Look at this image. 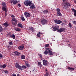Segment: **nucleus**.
<instances>
[{"label": "nucleus", "instance_id": "f257e3e1", "mask_svg": "<svg viewBox=\"0 0 76 76\" xmlns=\"http://www.w3.org/2000/svg\"><path fill=\"white\" fill-rule=\"evenodd\" d=\"M63 3L62 4L64 9H67L69 8V7H71L70 3H69L66 1L63 0Z\"/></svg>", "mask_w": 76, "mask_h": 76}, {"label": "nucleus", "instance_id": "f03ea898", "mask_svg": "<svg viewBox=\"0 0 76 76\" xmlns=\"http://www.w3.org/2000/svg\"><path fill=\"white\" fill-rule=\"evenodd\" d=\"M31 1H30V0L25 1L24 2V4L26 6H31V4H33L32 2H31Z\"/></svg>", "mask_w": 76, "mask_h": 76}, {"label": "nucleus", "instance_id": "7ed1b4c3", "mask_svg": "<svg viewBox=\"0 0 76 76\" xmlns=\"http://www.w3.org/2000/svg\"><path fill=\"white\" fill-rule=\"evenodd\" d=\"M59 27L57 25H55L54 26H53V29H52L53 31H56L57 30H58L59 29Z\"/></svg>", "mask_w": 76, "mask_h": 76}, {"label": "nucleus", "instance_id": "20e7f679", "mask_svg": "<svg viewBox=\"0 0 76 76\" xmlns=\"http://www.w3.org/2000/svg\"><path fill=\"white\" fill-rule=\"evenodd\" d=\"M47 20L45 19H42L41 20V23L42 25H45L47 23Z\"/></svg>", "mask_w": 76, "mask_h": 76}, {"label": "nucleus", "instance_id": "39448f33", "mask_svg": "<svg viewBox=\"0 0 76 76\" xmlns=\"http://www.w3.org/2000/svg\"><path fill=\"white\" fill-rule=\"evenodd\" d=\"M15 67H16L18 69L20 70H22V66L20 65H19V63H16L15 64Z\"/></svg>", "mask_w": 76, "mask_h": 76}, {"label": "nucleus", "instance_id": "423d86ee", "mask_svg": "<svg viewBox=\"0 0 76 76\" xmlns=\"http://www.w3.org/2000/svg\"><path fill=\"white\" fill-rule=\"evenodd\" d=\"M54 21L56 23L58 24H60L63 22L62 21H61V20H57V19L54 20Z\"/></svg>", "mask_w": 76, "mask_h": 76}, {"label": "nucleus", "instance_id": "0eeeda50", "mask_svg": "<svg viewBox=\"0 0 76 76\" xmlns=\"http://www.w3.org/2000/svg\"><path fill=\"white\" fill-rule=\"evenodd\" d=\"M43 65L46 66L48 64V62L46 60H43Z\"/></svg>", "mask_w": 76, "mask_h": 76}, {"label": "nucleus", "instance_id": "6e6552de", "mask_svg": "<svg viewBox=\"0 0 76 76\" xmlns=\"http://www.w3.org/2000/svg\"><path fill=\"white\" fill-rule=\"evenodd\" d=\"M25 16L26 17V18L28 17H29L31 16V14L30 13L28 12H25Z\"/></svg>", "mask_w": 76, "mask_h": 76}, {"label": "nucleus", "instance_id": "1a4fd4ad", "mask_svg": "<svg viewBox=\"0 0 76 76\" xmlns=\"http://www.w3.org/2000/svg\"><path fill=\"white\" fill-rule=\"evenodd\" d=\"M65 30V29L64 28H61L59 30H57V31L60 32V33H61V32H62L63 31Z\"/></svg>", "mask_w": 76, "mask_h": 76}, {"label": "nucleus", "instance_id": "9d476101", "mask_svg": "<svg viewBox=\"0 0 76 76\" xmlns=\"http://www.w3.org/2000/svg\"><path fill=\"white\" fill-rule=\"evenodd\" d=\"M20 55V53L18 51H15L14 53V55L15 56H19Z\"/></svg>", "mask_w": 76, "mask_h": 76}, {"label": "nucleus", "instance_id": "9b49d317", "mask_svg": "<svg viewBox=\"0 0 76 76\" xmlns=\"http://www.w3.org/2000/svg\"><path fill=\"white\" fill-rule=\"evenodd\" d=\"M24 48V46L23 45L18 47V49L20 50H23Z\"/></svg>", "mask_w": 76, "mask_h": 76}, {"label": "nucleus", "instance_id": "f8f14e48", "mask_svg": "<svg viewBox=\"0 0 76 76\" xmlns=\"http://www.w3.org/2000/svg\"><path fill=\"white\" fill-rule=\"evenodd\" d=\"M30 9L32 10H34V9H36V7L34 5H32L30 7Z\"/></svg>", "mask_w": 76, "mask_h": 76}, {"label": "nucleus", "instance_id": "ddd939ff", "mask_svg": "<svg viewBox=\"0 0 76 76\" xmlns=\"http://www.w3.org/2000/svg\"><path fill=\"white\" fill-rule=\"evenodd\" d=\"M12 25H16L17 24L18 22L17 21V20L14 21L12 22Z\"/></svg>", "mask_w": 76, "mask_h": 76}, {"label": "nucleus", "instance_id": "4468645a", "mask_svg": "<svg viewBox=\"0 0 76 76\" xmlns=\"http://www.w3.org/2000/svg\"><path fill=\"white\" fill-rule=\"evenodd\" d=\"M18 26L19 27L21 28H23V25L20 23H19L18 25Z\"/></svg>", "mask_w": 76, "mask_h": 76}, {"label": "nucleus", "instance_id": "2eb2a0df", "mask_svg": "<svg viewBox=\"0 0 76 76\" xmlns=\"http://www.w3.org/2000/svg\"><path fill=\"white\" fill-rule=\"evenodd\" d=\"M9 37H10V38H12L13 39H15V36L14 34H11V35L9 36Z\"/></svg>", "mask_w": 76, "mask_h": 76}, {"label": "nucleus", "instance_id": "dca6fc26", "mask_svg": "<svg viewBox=\"0 0 76 76\" xmlns=\"http://www.w3.org/2000/svg\"><path fill=\"white\" fill-rule=\"evenodd\" d=\"M57 15L58 16H62V14H61L60 12H57Z\"/></svg>", "mask_w": 76, "mask_h": 76}, {"label": "nucleus", "instance_id": "f3484780", "mask_svg": "<svg viewBox=\"0 0 76 76\" xmlns=\"http://www.w3.org/2000/svg\"><path fill=\"white\" fill-rule=\"evenodd\" d=\"M2 10L3 11H5L6 12H7V9L5 7H3L2 8Z\"/></svg>", "mask_w": 76, "mask_h": 76}, {"label": "nucleus", "instance_id": "a211bd4d", "mask_svg": "<svg viewBox=\"0 0 76 76\" xmlns=\"http://www.w3.org/2000/svg\"><path fill=\"white\" fill-rule=\"evenodd\" d=\"M43 12L44 14H46L48 12V11L47 10H44Z\"/></svg>", "mask_w": 76, "mask_h": 76}, {"label": "nucleus", "instance_id": "6ab92c4d", "mask_svg": "<svg viewBox=\"0 0 76 76\" xmlns=\"http://www.w3.org/2000/svg\"><path fill=\"white\" fill-rule=\"evenodd\" d=\"M3 25L4 26H5V27H8L9 25L8 23L7 22H6V23H4Z\"/></svg>", "mask_w": 76, "mask_h": 76}, {"label": "nucleus", "instance_id": "aec40b11", "mask_svg": "<svg viewBox=\"0 0 76 76\" xmlns=\"http://www.w3.org/2000/svg\"><path fill=\"white\" fill-rule=\"evenodd\" d=\"M48 53H49V55H53V52L51 50H48Z\"/></svg>", "mask_w": 76, "mask_h": 76}, {"label": "nucleus", "instance_id": "412c9836", "mask_svg": "<svg viewBox=\"0 0 76 76\" xmlns=\"http://www.w3.org/2000/svg\"><path fill=\"white\" fill-rule=\"evenodd\" d=\"M15 30L16 31H20L21 30V29L18 28H16L15 29Z\"/></svg>", "mask_w": 76, "mask_h": 76}, {"label": "nucleus", "instance_id": "4be33fe9", "mask_svg": "<svg viewBox=\"0 0 76 76\" xmlns=\"http://www.w3.org/2000/svg\"><path fill=\"white\" fill-rule=\"evenodd\" d=\"M21 58L23 60H24V59H25V58L26 57L24 55H23L21 56Z\"/></svg>", "mask_w": 76, "mask_h": 76}, {"label": "nucleus", "instance_id": "5701e85b", "mask_svg": "<svg viewBox=\"0 0 76 76\" xmlns=\"http://www.w3.org/2000/svg\"><path fill=\"white\" fill-rule=\"evenodd\" d=\"M68 69L69 70H70L71 71L73 70H74V68L70 67H68Z\"/></svg>", "mask_w": 76, "mask_h": 76}, {"label": "nucleus", "instance_id": "b1692460", "mask_svg": "<svg viewBox=\"0 0 76 76\" xmlns=\"http://www.w3.org/2000/svg\"><path fill=\"white\" fill-rule=\"evenodd\" d=\"M38 65L40 67H42V65L41 64V63L40 62H39L38 63Z\"/></svg>", "mask_w": 76, "mask_h": 76}, {"label": "nucleus", "instance_id": "393cba45", "mask_svg": "<svg viewBox=\"0 0 76 76\" xmlns=\"http://www.w3.org/2000/svg\"><path fill=\"white\" fill-rule=\"evenodd\" d=\"M27 66V67L28 68H29L30 67V65L29 64H28V63H26L25 64Z\"/></svg>", "mask_w": 76, "mask_h": 76}, {"label": "nucleus", "instance_id": "a878e982", "mask_svg": "<svg viewBox=\"0 0 76 76\" xmlns=\"http://www.w3.org/2000/svg\"><path fill=\"white\" fill-rule=\"evenodd\" d=\"M41 33L40 32L38 33L37 34V37H39V38H40L41 37L40 36V35Z\"/></svg>", "mask_w": 76, "mask_h": 76}, {"label": "nucleus", "instance_id": "bb28decb", "mask_svg": "<svg viewBox=\"0 0 76 76\" xmlns=\"http://www.w3.org/2000/svg\"><path fill=\"white\" fill-rule=\"evenodd\" d=\"M3 31V29L2 28L1 26L0 25V32H2Z\"/></svg>", "mask_w": 76, "mask_h": 76}, {"label": "nucleus", "instance_id": "cd10ccee", "mask_svg": "<svg viewBox=\"0 0 76 76\" xmlns=\"http://www.w3.org/2000/svg\"><path fill=\"white\" fill-rule=\"evenodd\" d=\"M48 50H46L44 52V54L45 55H47L48 53Z\"/></svg>", "mask_w": 76, "mask_h": 76}, {"label": "nucleus", "instance_id": "c85d7f7f", "mask_svg": "<svg viewBox=\"0 0 76 76\" xmlns=\"http://www.w3.org/2000/svg\"><path fill=\"white\" fill-rule=\"evenodd\" d=\"M68 25H69V27H70V28H72V24H71V23H69Z\"/></svg>", "mask_w": 76, "mask_h": 76}, {"label": "nucleus", "instance_id": "c756f323", "mask_svg": "<svg viewBox=\"0 0 76 76\" xmlns=\"http://www.w3.org/2000/svg\"><path fill=\"white\" fill-rule=\"evenodd\" d=\"M17 3H18V2L16 1H14L13 2V4H16Z\"/></svg>", "mask_w": 76, "mask_h": 76}, {"label": "nucleus", "instance_id": "7c9ffc66", "mask_svg": "<svg viewBox=\"0 0 76 76\" xmlns=\"http://www.w3.org/2000/svg\"><path fill=\"white\" fill-rule=\"evenodd\" d=\"M26 68H27L26 66H25L24 65H23V66H22V69H26Z\"/></svg>", "mask_w": 76, "mask_h": 76}, {"label": "nucleus", "instance_id": "2f4dec72", "mask_svg": "<svg viewBox=\"0 0 76 76\" xmlns=\"http://www.w3.org/2000/svg\"><path fill=\"white\" fill-rule=\"evenodd\" d=\"M56 11L58 12H61V10L59 8H58L56 9Z\"/></svg>", "mask_w": 76, "mask_h": 76}, {"label": "nucleus", "instance_id": "473e14b6", "mask_svg": "<svg viewBox=\"0 0 76 76\" xmlns=\"http://www.w3.org/2000/svg\"><path fill=\"white\" fill-rule=\"evenodd\" d=\"M11 35V32H9L7 34V35L9 37Z\"/></svg>", "mask_w": 76, "mask_h": 76}, {"label": "nucleus", "instance_id": "72a5a7b5", "mask_svg": "<svg viewBox=\"0 0 76 76\" xmlns=\"http://www.w3.org/2000/svg\"><path fill=\"white\" fill-rule=\"evenodd\" d=\"M9 45H13V43L12 42H9Z\"/></svg>", "mask_w": 76, "mask_h": 76}, {"label": "nucleus", "instance_id": "f704fd0d", "mask_svg": "<svg viewBox=\"0 0 76 76\" xmlns=\"http://www.w3.org/2000/svg\"><path fill=\"white\" fill-rule=\"evenodd\" d=\"M49 74L48 72H46V74H44L45 76H48Z\"/></svg>", "mask_w": 76, "mask_h": 76}, {"label": "nucleus", "instance_id": "c9c22d12", "mask_svg": "<svg viewBox=\"0 0 76 76\" xmlns=\"http://www.w3.org/2000/svg\"><path fill=\"white\" fill-rule=\"evenodd\" d=\"M2 5L3 6V7H6V4H5V3H3V4H2Z\"/></svg>", "mask_w": 76, "mask_h": 76}, {"label": "nucleus", "instance_id": "e433bc0d", "mask_svg": "<svg viewBox=\"0 0 76 76\" xmlns=\"http://www.w3.org/2000/svg\"><path fill=\"white\" fill-rule=\"evenodd\" d=\"M16 20H17L15 18H12V21H16Z\"/></svg>", "mask_w": 76, "mask_h": 76}, {"label": "nucleus", "instance_id": "4c0bfd02", "mask_svg": "<svg viewBox=\"0 0 76 76\" xmlns=\"http://www.w3.org/2000/svg\"><path fill=\"white\" fill-rule=\"evenodd\" d=\"M21 19L23 21H24L25 20V19L22 16V17H21Z\"/></svg>", "mask_w": 76, "mask_h": 76}, {"label": "nucleus", "instance_id": "58836bf2", "mask_svg": "<svg viewBox=\"0 0 76 76\" xmlns=\"http://www.w3.org/2000/svg\"><path fill=\"white\" fill-rule=\"evenodd\" d=\"M72 10L74 12H76V10H75L74 9L72 8Z\"/></svg>", "mask_w": 76, "mask_h": 76}, {"label": "nucleus", "instance_id": "ea45409f", "mask_svg": "<svg viewBox=\"0 0 76 76\" xmlns=\"http://www.w3.org/2000/svg\"><path fill=\"white\" fill-rule=\"evenodd\" d=\"M4 72L5 74H7L8 73V71L7 70H4Z\"/></svg>", "mask_w": 76, "mask_h": 76}, {"label": "nucleus", "instance_id": "a19ab883", "mask_svg": "<svg viewBox=\"0 0 76 76\" xmlns=\"http://www.w3.org/2000/svg\"><path fill=\"white\" fill-rule=\"evenodd\" d=\"M7 65L4 64V65H2V68H5L6 67Z\"/></svg>", "mask_w": 76, "mask_h": 76}, {"label": "nucleus", "instance_id": "79ce46f5", "mask_svg": "<svg viewBox=\"0 0 76 76\" xmlns=\"http://www.w3.org/2000/svg\"><path fill=\"white\" fill-rule=\"evenodd\" d=\"M49 44H46V45H45V47H46V48H48V47H49Z\"/></svg>", "mask_w": 76, "mask_h": 76}, {"label": "nucleus", "instance_id": "37998d69", "mask_svg": "<svg viewBox=\"0 0 76 76\" xmlns=\"http://www.w3.org/2000/svg\"><path fill=\"white\" fill-rule=\"evenodd\" d=\"M38 56L40 57L41 58H42V55L41 54H39Z\"/></svg>", "mask_w": 76, "mask_h": 76}, {"label": "nucleus", "instance_id": "c03bdc74", "mask_svg": "<svg viewBox=\"0 0 76 76\" xmlns=\"http://www.w3.org/2000/svg\"><path fill=\"white\" fill-rule=\"evenodd\" d=\"M14 1V0H12L10 1V3H13Z\"/></svg>", "mask_w": 76, "mask_h": 76}, {"label": "nucleus", "instance_id": "a18cd8bd", "mask_svg": "<svg viewBox=\"0 0 76 76\" xmlns=\"http://www.w3.org/2000/svg\"><path fill=\"white\" fill-rule=\"evenodd\" d=\"M72 23L73 24L76 25V21H73L72 22Z\"/></svg>", "mask_w": 76, "mask_h": 76}, {"label": "nucleus", "instance_id": "49530a36", "mask_svg": "<svg viewBox=\"0 0 76 76\" xmlns=\"http://www.w3.org/2000/svg\"><path fill=\"white\" fill-rule=\"evenodd\" d=\"M74 16L76 17V12H74Z\"/></svg>", "mask_w": 76, "mask_h": 76}, {"label": "nucleus", "instance_id": "de8ad7c7", "mask_svg": "<svg viewBox=\"0 0 76 76\" xmlns=\"http://www.w3.org/2000/svg\"><path fill=\"white\" fill-rule=\"evenodd\" d=\"M2 68H3L2 65H0V68L1 69Z\"/></svg>", "mask_w": 76, "mask_h": 76}, {"label": "nucleus", "instance_id": "09e8293b", "mask_svg": "<svg viewBox=\"0 0 76 76\" xmlns=\"http://www.w3.org/2000/svg\"><path fill=\"white\" fill-rule=\"evenodd\" d=\"M18 7H20V6H21V5H20V4H19L18 5Z\"/></svg>", "mask_w": 76, "mask_h": 76}, {"label": "nucleus", "instance_id": "8fccbe9b", "mask_svg": "<svg viewBox=\"0 0 76 76\" xmlns=\"http://www.w3.org/2000/svg\"><path fill=\"white\" fill-rule=\"evenodd\" d=\"M12 76H16V74H12Z\"/></svg>", "mask_w": 76, "mask_h": 76}, {"label": "nucleus", "instance_id": "3c124183", "mask_svg": "<svg viewBox=\"0 0 76 76\" xmlns=\"http://www.w3.org/2000/svg\"><path fill=\"white\" fill-rule=\"evenodd\" d=\"M17 76H20L19 74H18ZM20 76H24V75H20Z\"/></svg>", "mask_w": 76, "mask_h": 76}, {"label": "nucleus", "instance_id": "603ef678", "mask_svg": "<svg viewBox=\"0 0 76 76\" xmlns=\"http://www.w3.org/2000/svg\"><path fill=\"white\" fill-rule=\"evenodd\" d=\"M33 28H34L32 27H31L30 28L31 29V30L33 29Z\"/></svg>", "mask_w": 76, "mask_h": 76}, {"label": "nucleus", "instance_id": "864d4df0", "mask_svg": "<svg viewBox=\"0 0 76 76\" xmlns=\"http://www.w3.org/2000/svg\"><path fill=\"white\" fill-rule=\"evenodd\" d=\"M70 44H68V47H70Z\"/></svg>", "mask_w": 76, "mask_h": 76}, {"label": "nucleus", "instance_id": "5fc2aeb1", "mask_svg": "<svg viewBox=\"0 0 76 76\" xmlns=\"http://www.w3.org/2000/svg\"><path fill=\"white\" fill-rule=\"evenodd\" d=\"M45 49H46V50H49V48H45Z\"/></svg>", "mask_w": 76, "mask_h": 76}, {"label": "nucleus", "instance_id": "6e6d98bb", "mask_svg": "<svg viewBox=\"0 0 76 76\" xmlns=\"http://www.w3.org/2000/svg\"><path fill=\"white\" fill-rule=\"evenodd\" d=\"M11 17L12 18H14L15 17V16L14 15H12L11 16Z\"/></svg>", "mask_w": 76, "mask_h": 76}, {"label": "nucleus", "instance_id": "4d7b16f0", "mask_svg": "<svg viewBox=\"0 0 76 76\" xmlns=\"http://www.w3.org/2000/svg\"><path fill=\"white\" fill-rule=\"evenodd\" d=\"M6 47L7 48H9V46L7 45V46H6Z\"/></svg>", "mask_w": 76, "mask_h": 76}, {"label": "nucleus", "instance_id": "13d9d810", "mask_svg": "<svg viewBox=\"0 0 76 76\" xmlns=\"http://www.w3.org/2000/svg\"><path fill=\"white\" fill-rule=\"evenodd\" d=\"M31 31H32V32H33V31H34V28H33V29L31 30Z\"/></svg>", "mask_w": 76, "mask_h": 76}, {"label": "nucleus", "instance_id": "bf43d9fd", "mask_svg": "<svg viewBox=\"0 0 76 76\" xmlns=\"http://www.w3.org/2000/svg\"><path fill=\"white\" fill-rule=\"evenodd\" d=\"M62 25H64V23H62Z\"/></svg>", "mask_w": 76, "mask_h": 76}, {"label": "nucleus", "instance_id": "052dcab7", "mask_svg": "<svg viewBox=\"0 0 76 76\" xmlns=\"http://www.w3.org/2000/svg\"><path fill=\"white\" fill-rule=\"evenodd\" d=\"M46 71H48V69H46Z\"/></svg>", "mask_w": 76, "mask_h": 76}, {"label": "nucleus", "instance_id": "680f3d73", "mask_svg": "<svg viewBox=\"0 0 76 76\" xmlns=\"http://www.w3.org/2000/svg\"><path fill=\"white\" fill-rule=\"evenodd\" d=\"M17 42H18V40H17Z\"/></svg>", "mask_w": 76, "mask_h": 76}, {"label": "nucleus", "instance_id": "e2e57ef3", "mask_svg": "<svg viewBox=\"0 0 76 76\" xmlns=\"http://www.w3.org/2000/svg\"><path fill=\"white\" fill-rule=\"evenodd\" d=\"M33 18H34V16H33Z\"/></svg>", "mask_w": 76, "mask_h": 76}, {"label": "nucleus", "instance_id": "0e129e2a", "mask_svg": "<svg viewBox=\"0 0 76 76\" xmlns=\"http://www.w3.org/2000/svg\"><path fill=\"white\" fill-rule=\"evenodd\" d=\"M34 71V70H33V72Z\"/></svg>", "mask_w": 76, "mask_h": 76}, {"label": "nucleus", "instance_id": "69168bd1", "mask_svg": "<svg viewBox=\"0 0 76 76\" xmlns=\"http://www.w3.org/2000/svg\"><path fill=\"white\" fill-rule=\"evenodd\" d=\"M5 16H6V15Z\"/></svg>", "mask_w": 76, "mask_h": 76}, {"label": "nucleus", "instance_id": "338daca9", "mask_svg": "<svg viewBox=\"0 0 76 76\" xmlns=\"http://www.w3.org/2000/svg\"><path fill=\"white\" fill-rule=\"evenodd\" d=\"M5 16H6V15Z\"/></svg>", "mask_w": 76, "mask_h": 76}]
</instances>
